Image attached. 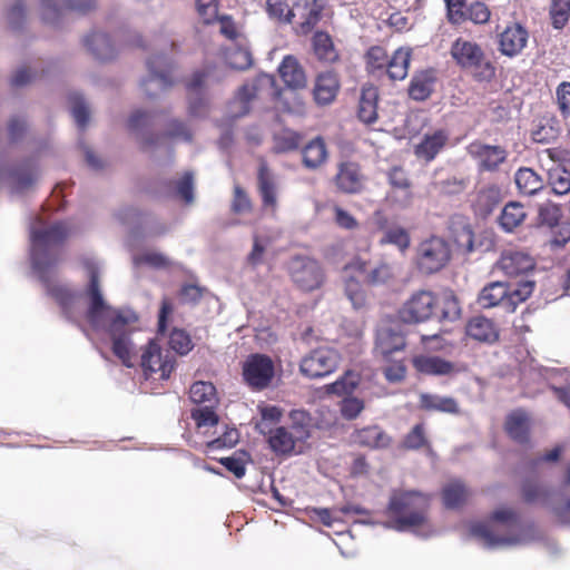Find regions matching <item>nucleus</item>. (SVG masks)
<instances>
[{"mask_svg": "<svg viewBox=\"0 0 570 570\" xmlns=\"http://www.w3.org/2000/svg\"><path fill=\"white\" fill-rule=\"evenodd\" d=\"M169 345L173 351L180 355H186L193 348L189 335L183 330H173L169 336Z\"/></svg>", "mask_w": 570, "mask_h": 570, "instance_id": "nucleus-61", "label": "nucleus"}, {"mask_svg": "<svg viewBox=\"0 0 570 570\" xmlns=\"http://www.w3.org/2000/svg\"><path fill=\"white\" fill-rule=\"evenodd\" d=\"M142 264L148 265L153 268L159 269V268L169 267L173 264V262L170 261V258H168L163 253L155 252V250H147V252H144L140 255H136L134 257L135 266H139Z\"/></svg>", "mask_w": 570, "mask_h": 570, "instance_id": "nucleus-55", "label": "nucleus"}, {"mask_svg": "<svg viewBox=\"0 0 570 570\" xmlns=\"http://www.w3.org/2000/svg\"><path fill=\"white\" fill-rule=\"evenodd\" d=\"M450 53L461 69L472 72L476 81L488 82L495 77L494 63L475 41L458 38L453 41Z\"/></svg>", "mask_w": 570, "mask_h": 570, "instance_id": "nucleus-4", "label": "nucleus"}, {"mask_svg": "<svg viewBox=\"0 0 570 570\" xmlns=\"http://www.w3.org/2000/svg\"><path fill=\"white\" fill-rule=\"evenodd\" d=\"M226 63L235 70H245L253 63L250 51L238 45H232L225 51Z\"/></svg>", "mask_w": 570, "mask_h": 570, "instance_id": "nucleus-46", "label": "nucleus"}, {"mask_svg": "<svg viewBox=\"0 0 570 570\" xmlns=\"http://www.w3.org/2000/svg\"><path fill=\"white\" fill-rule=\"evenodd\" d=\"M292 426L291 432L295 434L298 441H305L311 435L312 419L311 415L303 410H293L289 414Z\"/></svg>", "mask_w": 570, "mask_h": 570, "instance_id": "nucleus-50", "label": "nucleus"}, {"mask_svg": "<svg viewBox=\"0 0 570 570\" xmlns=\"http://www.w3.org/2000/svg\"><path fill=\"white\" fill-rule=\"evenodd\" d=\"M411 238L407 230L401 226H391L387 227L382 237L380 238L381 245H393L395 246L402 254L410 247Z\"/></svg>", "mask_w": 570, "mask_h": 570, "instance_id": "nucleus-47", "label": "nucleus"}, {"mask_svg": "<svg viewBox=\"0 0 570 570\" xmlns=\"http://www.w3.org/2000/svg\"><path fill=\"white\" fill-rule=\"evenodd\" d=\"M68 236L63 222L47 224L37 217L30 225V259L32 272L38 276L47 293L59 304L62 314L72 323L82 318L97 332L109 335L114 354L127 367L139 364L146 380L166 381L175 368L176 358L151 338L139 346L132 338L131 325L138 320L129 309L112 307L105 298L101 288L100 261L94 255H83L81 264L88 283L82 292H76L67 284L55 279L60 261V245Z\"/></svg>", "mask_w": 570, "mask_h": 570, "instance_id": "nucleus-1", "label": "nucleus"}, {"mask_svg": "<svg viewBox=\"0 0 570 570\" xmlns=\"http://www.w3.org/2000/svg\"><path fill=\"white\" fill-rule=\"evenodd\" d=\"M360 383L357 373L347 371L343 376L328 385V392L337 395L352 396V393Z\"/></svg>", "mask_w": 570, "mask_h": 570, "instance_id": "nucleus-51", "label": "nucleus"}, {"mask_svg": "<svg viewBox=\"0 0 570 570\" xmlns=\"http://www.w3.org/2000/svg\"><path fill=\"white\" fill-rule=\"evenodd\" d=\"M341 415L348 421L355 420L363 412L364 401L356 396H344L340 403Z\"/></svg>", "mask_w": 570, "mask_h": 570, "instance_id": "nucleus-58", "label": "nucleus"}, {"mask_svg": "<svg viewBox=\"0 0 570 570\" xmlns=\"http://www.w3.org/2000/svg\"><path fill=\"white\" fill-rule=\"evenodd\" d=\"M274 374V362L268 355L249 354L243 363L244 381L254 390L262 391L269 386Z\"/></svg>", "mask_w": 570, "mask_h": 570, "instance_id": "nucleus-12", "label": "nucleus"}, {"mask_svg": "<svg viewBox=\"0 0 570 570\" xmlns=\"http://www.w3.org/2000/svg\"><path fill=\"white\" fill-rule=\"evenodd\" d=\"M255 86L248 83L242 86L229 104V117L236 119L247 115L250 110V101L255 97Z\"/></svg>", "mask_w": 570, "mask_h": 570, "instance_id": "nucleus-40", "label": "nucleus"}, {"mask_svg": "<svg viewBox=\"0 0 570 570\" xmlns=\"http://www.w3.org/2000/svg\"><path fill=\"white\" fill-rule=\"evenodd\" d=\"M313 50L316 58L323 62H334L338 59V53L334 47L333 40L327 32L317 31L312 39Z\"/></svg>", "mask_w": 570, "mask_h": 570, "instance_id": "nucleus-42", "label": "nucleus"}, {"mask_svg": "<svg viewBox=\"0 0 570 570\" xmlns=\"http://www.w3.org/2000/svg\"><path fill=\"white\" fill-rule=\"evenodd\" d=\"M466 497V490L461 481H452L443 488V503L449 509L459 507Z\"/></svg>", "mask_w": 570, "mask_h": 570, "instance_id": "nucleus-53", "label": "nucleus"}, {"mask_svg": "<svg viewBox=\"0 0 570 570\" xmlns=\"http://www.w3.org/2000/svg\"><path fill=\"white\" fill-rule=\"evenodd\" d=\"M266 11L271 18L282 22L292 23L295 18L294 7L289 9L285 0H267Z\"/></svg>", "mask_w": 570, "mask_h": 570, "instance_id": "nucleus-54", "label": "nucleus"}, {"mask_svg": "<svg viewBox=\"0 0 570 570\" xmlns=\"http://www.w3.org/2000/svg\"><path fill=\"white\" fill-rule=\"evenodd\" d=\"M175 47L174 42L165 43L161 50L147 59V76L141 81V87L149 98H157L168 90L174 81L170 77L173 61L168 51Z\"/></svg>", "mask_w": 570, "mask_h": 570, "instance_id": "nucleus-6", "label": "nucleus"}, {"mask_svg": "<svg viewBox=\"0 0 570 570\" xmlns=\"http://www.w3.org/2000/svg\"><path fill=\"white\" fill-rule=\"evenodd\" d=\"M356 276L355 272L345 271L344 291L353 307L358 309L365 306L366 294Z\"/></svg>", "mask_w": 570, "mask_h": 570, "instance_id": "nucleus-45", "label": "nucleus"}, {"mask_svg": "<svg viewBox=\"0 0 570 570\" xmlns=\"http://www.w3.org/2000/svg\"><path fill=\"white\" fill-rule=\"evenodd\" d=\"M341 362L340 352L332 346H320L304 355L299 362V372L309 380H318L334 373Z\"/></svg>", "mask_w": 570, "mask_h": 570, "instance_id": "nucleus-8", "label": "nucleus"}, {"mask_svg": "<svg viewBox=\"0 0 570 570\" xmlns=\"http://www.w3.org/2000/svg\"><path fill=\"white\" fill-rule=\"evenodd\" d=\"M2 19L6 27L14 33L23 30L27 22V9L23 0L8 2L2 11Z\"/></svg>", "mask_w": 570, "mask_h": 570, "instance_id": "nucleus-32", "label": "nucleus"}, {"mask_svg": "<svg viewBox=\"0 0 570 570\" xmlns=\"http://www.w3.org/2000/svg\"><path fill=\"white\" fill-rule=\"evenodd\" d=\"M165 132L168 138L175 140L190 142L193 139V134L188 125L177 118H173L166 124Z\"/></svg>", "mask_w": 570, "mask_h": 570, "instance_id": "nucleus-57", "label": "nucleus"}, {"mask_svg": "<svg viewBox=\"0 0 570 570\" xmlns=\"http://www.w3.org/2000/svg\"><path fill=\"white\" fill-rule=\"evenodd\" d=\"M438 305L434 294L430 291L421 289L411 295L400 309V318L404 323L417 324L430 320Z\"/></svg>", "mask_w": 570, "mask_h": 570, "instance_id": "nucleus-13", "label": "nucleus"}, {"mask_svg": "<svg viewBox=\"0 0 570 570\" xmlns=\"http://www.w3.org/2000/svg\"><path fill=\"white\" fill-rule=\"evenodd\" d=\"M223 76L215 68L207 67L205 70L196 71L187 82L188 114L191 118L203 119L209 115L210 104L205 95V88L220 81Z\"/></svg>", "mask_w": 570, "mask_h": 570, "instance_id": "nucleus-7", "label": "nucleus"}, {"mask_svg": "<svg viewBox=\"0 0 570 570\" xmlns=\"http://www.w3.org/2000/svg\"><path fill=\"white\" fill-rule=\"evenodd\" d=\"M379 89L373 85H364L358 100L357 115L362 122L373 124L377 120Z\"/></svg>", "mask_w": 570, "mask_h": 570, "instance_id": "nucleus-27", "label": "nucleus"}, {"mask_svg": "<svg viewBox=\"0 0 570 570\" xmlns=\"http://www.w3.org/2000/svg\"><path fill=\"white\" fill-rule=\"evenodd\" d=\"M85 46L91 55L101 61L111 60L116 57L117 49L109 36L102 31H94L86 36Z\"/></svg>", "mask_w": 570, "mask_h": 570, "instance_id": "nucleus-26", "label": "nucleus"}, {"mask_svg": "<svg viewBox=\"0 0 570 570\" xmlns=\"http://www.w3.org/2000/svg\"><path fill=\"white\" fill-rule=\"evenodd\" d=\"M429 508L430 498L424 493L393 491L386 509L390 520L384 522L383 527L399 532L410 531L425 538L431 532Z\"/></svg>", "mask_w": 570, "mask_h": 570, "instance_id": "nucleus-3", "label": "nucleus"}, {"mask_svg": "<svg viewBox=\"0 0 570 570\" xmlns=\"http://www.w3.org/2000/svg\"><path fill=\"white\" fill-rule=\"evenodd\" d=\"M215 386L209 382H195L189 389V397L191 402L200 404L210 402L215 397Z\"/></svg>", "mask_w": 570, "mask_h": 570, "instance_id": "nucleus-59", "label": "nucleus"}, {"mask_svg": "<svg viewBox=\"0 0 570 570\" xmlns=\"http://www.w3.org/2000/svg\"><path fill=\"white\" fill-rule=\"evenodd\" d=\"M411 52L409 49L399 48L389 59L384 73L392 80H403L407 76Z\"/></svg>", "mask_w": 570, "mask_h": 570, "instance_id": "nucleus-41", "label": "nucleus"}, {"mask_svg": "<svg viewBox=\"0 0 570 570\" xmlns=\"http://www.w3.org/2000/svg\"><path fill=\"white\" fill-rule=\"evenodd\" d=\"M405 347V337L397 323L381 325L376 331L375 352L390 358L394 352Z\"/></svg>", "mask_w": 570, "mask_h": 570, "instance_id": "nucleus-15", "label": "nucleus"}, {"mask_svg": "<svg viewBox=\"0 0 570 570\" xmlns=\"http://www.w3.org/2000/svg\"><path fill=\"white\" fill-rule=\"evenodd\" d=\"M556 100L563 118H570V82L562 81L556 89Z\"/></svg>", "mask_w": 570, "mask_h": 570, "instance_id": "nucleus-64", "label": "nucleus"}, {"mask_svg": "<svg viewBox=\"0 0 570 570\" xmlns=\"http://www.w3.org/2000/svg\"><path fill=\"white\" fill-rule=\"evenodd\" d=\"M323 9V0H299L294 3L295 18L299 19L298 28L302 33L312 31L321 20Z\"/></svg>", "mask_w": 570, "mask_h": 570, "instance_id": "nucleus-21", "label": "nucleus"}, {"mask_svg": "<svg viewBox=\"0 0 570 570\" xmlns=\"http://www.w3.org/2000/svg\"><path fill=\"white\" fill-rule=\"evenodd\" d=\"M346 272H355L357 276L363 277L364 282L373 286L386 284L394 275L390 264L382 262L371 266L361 258H355L346 265Z\"/></svg>", "mask_w": 570, "mask_h": 570, "instance_id": "nucleus-17", "label": "nucleus"}, {"mask_svg": "<svg viewBox=\"0 0 570 570\" xmlns=\"http://www.w3.org/2000/svg\"><path fill=\"white\" fill-rule=\"evenodd\" d=\"M366 58V70L373 75L380 77L384 73L386 65L389 62V56L386 50L380 46L371 47L365 55Z\"/></svg>", "mask_w": 570, "mask_h": 570, "instance_id": "nucleus-48", "label": "nucleus"}, {"mask_svg": "<svg viewBox=\"0 0 570 570\" xmlns=\"http://www.w3.org/2000/svg\"><path fill=\"white\" fill-rule=\"evenodd\" d=\"M466 334L476 341L493 343L498 340V331L493 322L484 316H475L466 325Z\"/></svg>", "mask_w": 570, "mask_h": 570, "instance_id": "nucleus-34", "label": "nucleus"}, {"mask_svg": "<svg viewBox=\"0 0 570 570\" xmlns=\"http://www.w3.org/2000/svg\"><path fill=\"white\" fill-rule=\"evenodd\" d=\"M514 181L519 191L527 196L535 195L544 186L543 178L529 167L519 168Z\"/></svg>", "mask_w": 570, "mask_h": 570, "instance_id": "nucleus-36", "label": "nucleus"}, {"mask_svg": "<svg viewBox=\"0 0 570 570\" xmlns=\"http://www.w3.org/2000/svg\"><path fill=\"white\" fill-rule=\"evenodd\" d=\"M469 180L463 176H451L436 184L439 190L445 195H459L466 189Z\"/></svg>", "mask_w": 570, "mask_h": 570, "instance_id": "nucleus-62", "label": "nucleus"}, {"mask_svg": "<svg viewBox=\"0 0 570 570\" xmlns=\"http://www.w3.org/2000/svg\"><path fill=\"white\" fill-rule=\"evenodd\" d=\"M548 183L556 195L570 193V170L563 165H554L548 170Z\"/></svg>", "mask_w": 570, "mask_h": 570, "instance_id": "nucleus-44", "label": "nucleus"}, {"mask_svg": "<svg viewBox=\"0 0 570 570\" xmlns=\"http://www.w3.org/2000/svg\"><path fill=\"white\" fill-rule=\"evenodd\" d=\"M525 217L523 205L519 202H510L503 207L499 224L504 232L511 233L524 222Z\"/></svg>", "mask_w": 570, "mask_h": 570, "instance_id": "nucleus-38", "label": "nucleus"}, {"mask_svg": "<svg viewBox=\"0 0 570 570\" xmlns=\"http://www.w3.org/2000/svg\"><path fill=\"white\" fill-rule=\"evenodd\" d=\"M95 6L96 0H40L42 19L52 26H59L66 10L86 13Z\"/></svg>", "mask_w": 570, "mask_h": 570, "instance_id": "nucleus-14", "label": "nucleus"}, {"mask_svg": "<svg viewBox=\"0 0 570 570\" xmlns=\"http://www.w3.org/2000/svg\"><path fill=\"white\" fill-rule=\"evenodd\" d=\"M529 33L519 23L508 26L498 35L499 51L509 58L521 53L528 42Z\"/></svg>", "mask_w": 570, "mask_h": 570, "instance_id": "nucleus-18", "label": "nucleus"}, {"mask_svg": "<svg viewBox=\"0 0 570 570\" xmlns=\"http://www.w3.org/2000/svg\"><path fill=\"white\" fill-rule=\"evenodd\" d=\"M37 178L38 168L32 158L24 159L8 173L10 188L14 194L28 191L35 185Z\"/></svg>", "mask_w": 570, "mask_h": 570, "instance_id": "nucleus-19", "label": "nucleus"}, {"mask_svg": "<svg viewBox=\"0 0 570 570\" xmlns=\"http://www.w3.org/2000/svg\"><path fill=\"white\" fill-rule=\"evenodd\" d=\"M501 200V189L497 185H487L482 187L474 202L475 213L485 218L495 209Z\"/></svg>", "mask_w": 570, "mask_h": 570, "instance_id": "nucleus-31", "label": "nucleus"}, {"mask_svg": "<svg viewBox=\"0 0 570 570\" xmlns=\"http://www.w3.org/2000/svg\"><path fill=\"white\" fill-rule=\"evenodd\" d=\"M535 283L531 279L519 282L515 286L503 282H492L484 286L478 296L482 308L500 306L507 312H514L517 306L530 297Z\"/></svg>", "mask_w": 570, "mask_h": 570, "instance_id": "nucleus-5", "label": "nucleus"}, {"mask_svg": "<svg viewBox=\"0 0 570 570\" xmlns=\"http://www.w3.org/2000/svg\"><path fill=\"white\" fill-rule=\"evenodd\" d=\"M303 165L308 169L320 168L327 159V148L322 137H316L302 150Z\"/></svg>", "mask_w": 570, "mask_h": 570, "instance_id": "nucleus-35", "label": "nucleus"}, {"mask_svg": "<svg viewBox=\"0 0 570 570\" xmlns=\"http://www.w3.org/2000/svg\"><path fill=\"white\" fill-rule=\"evenodd\" d=\"M335 184L343 193H358L363 186V175L360 166L352 161L342 163L335 176Z\"/></svg>", "mask_w": 570, "mask_h": 570, "instance_id": "nucleus-24", "label": "nucleus"}, {"mask_svg": "<svg viewBox=\"0 0 570 570\" xmlns=\"http://www.w3.org/2000/svg\"><path fill=\"white\" fill-rule=\"evenodd\" d=\"M450 258V245L442 237L432 236L424 239L416 249L417 268L426 275L441 271L449 263Z\"/></svg>", "mask_w": 570, "mask_h": 570, "instance_id": "nucleus-9", "label": "nucleus"}, {"mask_svg": "<svg viewBox=\"0 0 570 570\" xmlns=\"http://www.w3.org/2000/svg\"><path fill=\"white\" fill-rule=\"evenodd\" d=\"M417 372L426 375H448L453 372V363L440 356L420 355L413 358Z\"/></svg>", "mask_w": 570, "mask_h": 570, "instance_id": "nucleus-33", "label": "nucleus"}, {"mask_svg": "<svg viewBox=\"0 0 570 570\" xmlns=\"http://www.w3.org/2000/svg\"><path fill=\"white\" fill-rule=\"evenodd\" d=\"M354 444L372 450H382L390 446L392 439L379 425H370L356 429L351 434Z\"/></svg>", "mask_w": 570, "mask_h": 570, "instance_id": "nucleus-23", "label": "nucleus"}, {"mask_svg": "<svg viewBox=\"0 0 570 570\" xmlns=\"http://www.w3.org/2000/svg\"><path fill=\"white\" fill-rule=\"evenodd\" d=\"M288 273L292 281L305 292H312L318 288L324 274L317 261L307 256H294L288 262Z\"/></svg>", "mask_w": 570, "mask_h": 570, "instance_id": "nucleus-10", "label": "nucleus"}, {"mask_svg": "<svg viewBox=\"0 0 570 570\" xmlns=\"http://www.w3.org/2000/svg\"><path fill=\"white\" fill-rule=\"evenodd\" d=\"M157 117V111L137 109L132 111L127 121L130 134L140 144L142 150L150 154L159 147L161 141L159 136L150 131Z\"/></svg>", "mask_w": 570, "mask_h": 570, "instance_id": "nucleus-11", "label": "nucleus"}, {"mask_svg": "<svg viewBox=\"0 0 570 570\" xmlns=\"http://www.w3.org/2000/svg\"><path fill=\"white\" fill-rule=\"evenodd\" d=\"M550 16L552 26L562 29L570 18V0H552Z\"/></svg>", "mask_w": 570, "mask_h": 570, "instance_id": "nucleus-56", "label": "nucleus"}, {"mask_svg": "<svg viewBox=\"0 0 570 570\" xmlns=\"http://www.w3.org/2000/svg\"><path fill=\"white\" fill-rule=\"evenodd\" d=\"M176 194L185 203L191 204L194 202V175L191 171H186L181 178L176 181Z\"/></svg>", "mask_w": 570, "mask_h": 570, "instance_id": "nucleus-63", "label": "nucleus"}, {"mask_svg": "<svg viewBox=\"0 0 570 570\" xmlns=\"http://www.w3.org/2000/svg\"><path fill=\"white\" fill-rule=\"evenodd\" d=\"M449 139L444 129H438L432 134H425L422 141L415 147V155L426 161H431L442 150Z\"/></svg>", "mask_w": 570, "mask_h": 570, "instance_id": "nucleus-28", "label": "nucleus"}, {"mask_svg": "<svg viewBox=\"0 0 570 570\" xmlns=\"http://www.w3.org/2000/svg\"><path fill=\"white\" fill-rule=\"evenodd\" d=\"M497 267L509 277L525 275L534 268L533 258L527 253L507 249L501 254Z\"/></svg>", "mask_w": 570, "mask_h": 570, "instance_id": "nucleus-20", "label": "nucleus"}, {"mask_svg": "<svg viewBox=\"0 0 570 570\" xmlns=\"http://www.w3.org/2000/svg\"><path fill=\"white\" fill-rule=\"evenodd\" d=\"M278 72L288 88L301 89L306 86L305 72L297 59L293 56H286L283 59L278 67Z\"/></svg>", "mask_w": 570, "mask_h": 570, "instance_id": "nucleus-29", "label": "nucleus"}, {"mask_svg": "<svg viewBox=\"0 0 570 570\" xmlns=\"http://www.w3.org/2000/svg\"><path fill=\"white\" fill-rule=\"evenodd\" d=\"M420 405L428 411H438L444 413H458L459 405L453 397L441 396L438 394L424 393L420 396Z\"/></svg>", "mask_w": 570, "mask_h": 570, "instance_id": "nucleus-43", "label": "nucleus"}, {"mask_svg": "<svg viewBox=\"0 0 570 570\" xmlns=\"http://www.w3.org/2000/svg\"><path fill=\"white\" fill-rule=\"evenodd\" d=\"M505 430L517 442H527L529 436V417L527 413L521 410L510 413L505 421Z\"/></svg>", "mask_w": 570, "mask_h": 570, "instance_id": "nucleus-39", "label": "nucleus"}, {"mask_svg": "<svg viewBox=\"0 0 570 570\" xmlns=\"http://www.w3.org/2000/svg\"><path fill=\"white\" fill-rule=\"evenodd\" d=\"M435 75L434 70H422L413 75L410 86L409 96L416 101L428 99L434 90Z\"/></svg>", "mask_w": 570, "mask_h": 570, "instance_id": "nucleus-30", "label": "nucleus"}, {"mask_svg": "<svg viewBox=\"0 0 570 570\" xmlns=\"http://www.w3.org/2000/svg\"><path fill=\"white\" fill-rule=\"evenodd\" d=\"M426 445H429V442L423 424L414 425L403 440V448L407 450H419Z\"/></svg>", "mask_w": 570, "mask_h": 570, "instance_id": "nucleus-60", "label": "nucleus"}, {"mask_svg": "<svg viewBox=\"0 0 570 570\" xmlns=\"http://www.w3.org/2000/svg\"><path fill=\"white\" fill-rule=\"evenodd\" d=\"M468 154L478 160L479 167L485 171H494L507 160L508 153L502 146H493L473 141L468 146Z\"/></svg>", "mask_w": 570, "mask_h": 570, "instance_id": "nucleus-16", "label": "nucleus"}, {"mask_svg": "<svg viewBox=\"0 0 570 570\" xmlns=\"http://www.w3.org/2000/svg\"><path fill=\"white\" fill-rule=\"evenodd\" d=\"M257 187L263 207L274 213L277 207L278 179L265 164H261L259 166Z\"/></svg>", "mask_w": 570, "mask_h": 570, "instance_id": "nucleus-22", "label": "nucleus"}, {"mask_svg": "<svg viewBox=\"0 0 570 570\" xmlns=\"http://www.w3.org/2000/svg\"><path fill=\"white\" fill-rule=\"evenodd\" d=\"M299 442L295 434L284 426H278L269 432L268 443L277 454H291Z\"/></svg>", "mask_w": 570, "mask_h": 570, "instance_id": "nucleus-37", "label": "nucleus"}, {"mask_svg": "<svg viewBox=\"0 0 570 570\" xmlns=\"http://www.w3.org/2000/svg\"><path fill=\"white\" fill-rule=\"evenodd\" d=\"M340 89L337 76L333 71L320 73L316 78L313 95L317 105H330Z\"/></svg>", "mask_w": 570, "mask_h": 570, "instance_id": "nucleus-25", "label": "nucleus"}, {"mask_svg": "<svg viewBox=\"0 0 570 570\" xmlns=\"http://www.w3.org/2000/svg\"><path fill=\"white\" fill-rule=\"evenodd\" d=\"M461 317V306L452 292H445L442 295L441 314L439 321L455 322Z\"/></svg>", "mask_w": 570, "mask_h": 570, "instance_id": "nucleus-52", "label": "nucleus"}, {"mask_svg": "<svg viewBox=\"0 0 570 570\" xmlns=\"http://www.w3.org/2000/svg\"><path fill=\"white\" fill-rule=\"evenodd\" d=\"M71 115L80 129H85L89 120V106L80 92L73 91L69 95Z\"/></svg>", "mask_w": 570, "mask_h": 570, "instance_id": "nucleus-49", "label": "nucleus"}, {"mask_svg": "<svg viewBox=\"0 0 570 570\" xmlns=\"http://www.w3.org/2000/svg\"><path fill=\"white\" fill-rule=\"evenodd\" d=\"M470 534L490 550L524 546L541 537L534 523L524 522L512 509H498L489 521L472 523Z\"/></svg>", "mask_w": 570, "mask_h": 570, "instance_id": "nucleus-2", "label": "nucleus"}]
</instances>
